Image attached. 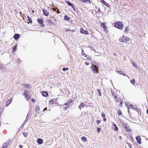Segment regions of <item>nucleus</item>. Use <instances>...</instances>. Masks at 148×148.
I'll use <instances>...</instances> for the list:
<instances>
[{
	"mask_svg": "<svg viewBox=\"0 0 148 148\" xmlns=\"http://www.w3.org/2000/svg\"><path fill=\"white\" fill-rule=\"evenodd\" d=\"M114 99L116 104L119 103V104H118V105L119 107H121L123 103V99H121L118 96L114 98Z\"/></svg>",
	"mask_w": 148,
	"mask_h": 148,
	"instance_id": "obj_1",
	"label": "nucleus"
},
{
	"mask_svg": "<svg viewBox=\"0 0 148 148\" xmlns=\"http://www.w3.org/2000/svg\"><path fill=\"white\" fill-rule=\"evenodd\" d=\"M114 25L115 27L119 29H122L124 27V25L122 24L120 21L115 22Z\"/></svg>",
	"mask_w": 148,
	"mask_h": 148,
	"instance_id": "obj_2",
	"label": "nucleus"
},
{
	"mask_svg": "<svg viewBox=\"0 0 148 148\" xmlns=\"http://www.w3.org/2000/svg\"><path fill=\"white\" fill-rule=\"evenodd\" d=\"M23 95H24L25 98L27 100H29L31 98L30 93L27 90H24Z\"/></svg>",
	"mask_w": 148,
	"mask_h": 148,
	"instance_id": "obj_3",
	"label": "nucleus"
},
{
	"mask_svg": "<svg viewBox=\"0 0 148 148\" xmlns=\"http://www.w3.org/2000/svg\"><path fill=\"white\" fill-rule=\"evenodd\" d=\"M129 40V38L125 36H123L119 39V41L122 42L126 43Z\"/></svg>",
	"mask_w": 148,
	"mask_h": 148,
	"instance_id": "obj_4",
	"label": "nucleus"
},
{
	"mask_svg": "<svg viewBox=\"0 0 148 148\" xmlns=\"http://www.w3.org/2000/svg\"><path fill=\"white\" fill-rule=\"evenodd\" d=\"M91 68L92 69V71L94 73H98L99 70L98 68L96 65H94L93 64H92Z\"/></svg>",
	"mask_w": 148,
	"mask_h": 148,
	"instance_id": "obj_5",
	"label": "nucleus"
},
{
	"mask_svg": "<svg viewBox=\"0 0 148 148\" xmlns=\"http://www.w3.org/2000/svg\"><path fill=\"white\" fill-rule=\"evenodd\" d=\"M37 21L41 27H44L45 26V24L43 23L44 21L42 19L40 18H38Z\"/></svg>",
	"mask_w": 148,
	"mask_h": 148,
	"instance_id": "obj_6",
	"label": "nucleus"
},
{
	"mask_svg": "<svg viewBox=\"0 0 148 148\" xmlns=\"http://www.w3.org/2000/svg\"><path fill=\"white\" fill-rule=\"evenodd\" d=\"M100 23L101 27L103 28L105 31H106L107 28L106 26V23H101V22Z\"/></svg>",
	"mask_w": 148,
	"mask_h": 148,
	"instance_id": "obj_7",
	"label": "nucleus"
},
{
	"mask_svg": "<svg viewBox=\"0 0 148 148\" xmlns=\"http://www.w3.org/2000/svg\"><path fill=\"white\" fill-rule=\"evenodd\" d=\"M82 55L84 57V60H86L87 59H88V58L87 57V55L86 54L84 51L83 49H82Z\"/></svg>",
	"mask_w": 148,
	"mask_h": 148,
	"instance_id": "obj_8",
	"label": "nucleus"
},
{
	"mask_svg": "<svg viewBox=\"0 0 148 148\" xmlns=\"http://www.w3.org/2000/svg\"><path fill=\"white\" fill-rule=\"evenodd\" d=\"M80 32L81 33L85 35H87L88 34V31L84 30L82 28H81Z\"/></svg>",
	"mask_w": 148,
	"mask_h": 148,
	"instance_id": "obj_9",
	"label": "nucleus"
},
{
	"mask_svg": "<svg viewBox=\"0 0 148 148\" xmlns=\"http://www.w3.org/2000/svg\"><path fill=\"white\" fill-rule=\"evenodd\" d=\"M44 15L46 16H48L49 14V12L46 9H44L42 10Z\"/></svg>",
	"mask_w": 148,
	"mask_h": 148,
	"instance_id": "obj_10",
	"label": "nucleus"
},
{
	"mask_svg": "<svg viewBox=\"0 0 148 148\" xmlns=\"http://www.w3.org/2000/svg\"><path fill=\"white\" fill-rule=\"evenodd\" d=\"M123 126L124 127L125 130L126 131L128 132H130V129L127 124H125L124 125H123Z\"/></svg>",
	"mask_w": 148,
	"mask_h": 148,
	"instance_id": "obj_11",
	"label": "nucleus"
},
{
	"mask_svg": "<svg viewBox=\"0 0 148 148\" xmlns=\"http://www.w3.org/2000/svg\"><path fill=\"white\" fill-rule=\"evenodd\" d=\"M86 106L85 103H81L78 107L80 110H81L82 108H84Z\"/></svg>",
	"mask_w": 148,
	"mask_h": 148,
	"instance_id": "obj_12",
	"label": "nucleus"
},
{
	"mask_svg": "<svg viewBox=\"0 0 148 148\" xmlns=\"http://www.w3.org/2000/svg\"><path fill=\"white\" fill-rule=\"evenodd\" d=\"M22 86H23V87H24L25 88H30V85L27 84H22Z\"/></svg>",
	"mask_w": 148,
	"mask_h": 148,
	"instance_id": "obj_13",
	"label": "nucleus"
},
{
	"mask_svg": "<svg viewBox=\"0 0 148 148\" xmlns=\"http://www.w3.org/2000/svg\"><path fill=\"white\" fill-rule=\"evenodd\" d=\"M9 145V142H6L5 143H4L3 147L2 148H7L8 146Z\"/></svg>",
	"mask_w": 148,
	"mask_h": 148,
	"instance_id": "obj_14",
	"label": "nucleus"
},
{
	"mask_svg": "<svg viewBox=\"0 0 148 148\" xmlns=\"http://www.w3.org/2000/svg\"><path fill=\"white\" fill-rule=\"evenodd\" d=\"M136 140H137V143H139V144H140L141 143V138H140V136H137L136 137Z\"/></svg>",
	"mask_w": 148,
	"mask_h": 148,
	"instance_id": "obj_15",
	"label": "nucleus"
},
{
	"mask_svg": "<svg viewBox=\"0 0 148 148\" xmlns=\"http://www.w3.org/2000/svg\"><path fill=\"white\" fill-rule=\"evenodd\" d=\"M66 3L68 4V5L69 6H70L74 10H75V8L74 6V5L72 4L69 2V1H66Z\"/></svg>",
	"mask_w": 148,
	"mask_h": 148,
	"instance_id": "obj_16",
	"label": "nucleus"
},
{
	"mask_svg": "<svg viewBox=\"0 0 148 148\" xmlns=\"http://www.w3.org/2000/svg\"><path fill=\"white\" fill-rule=\"evenodd\" d=\"M42 94L43 96L45 97H47L48 96V93L46 91H42Z\"/></svg>",
	"mask_w": 148,
	"mask_h": 148,
	"instance_id": "obj_17",
	"label": "nucleus"
},
{
	"mask_svg": "<svg viewBox=\"0 0 148 148\" xmlns=\"http://www.w3.org/2000/svg\"><path fill=\"white\" fill-rule=\"evenodd\" d=\"M37 142L38 144L40 145L43 143V140L42 139L38 138L37 140Z\"/></svg>",
	"mask_w": 148,
	"mask_h": 148,
	"instance_id": "obj_18",
	"label": "nucleus"
},
{
	"mask_svg": "<svg viewBox=\"0 0 148 148\" xmlns=\"http://www.w3.org/2000/svg\"><path fill=\"white\" fill-rule=\"evenodd\" d=\"M12 101V98H11L8 99L6 103V106H8L11 102Z\"/></svg>",
	"mask_w": 148,
	"mask_h": 148,
	"instance_id": "obj_19",
	"label": "nucleus"
},
{
	"mask_svg": "<svg viewBox=\"0 0 148 148\" xmlns=\"http://www.w3.org/2000/svg\"><path fill=\"white\" fill-rule=\"evenodd\" d=\"M20 37V35L18 34H16L14 36V38L15 40H17Z\"/></svg>",
	"mask_w": 148,
	"mask_h": 148,
	"instance_id": "obj_20",
	"label": "nucleus"
},
{
	"mask_svg": "<svg viewBox=\"0 0 148 148\" xmlns=\"http://www.w3.org/2000/svg\"><path fill=\"white\" fill-rule=\"evenodd\" d=\"M64 19L65 21H69L70 20V18L67 15H65L64 17Z\"/></svg>",
	"mask_w": 148,
	"mask_h": 148,
	"instance_id": "obj_21",
	"label": "nucleus"
},
{
	"mask_svg": "<svg viewBox=\"0 0 148 148\" xmlns=\"http://www.w3.org/2000/svg\"><path fill=\"white\" fill-rule=\"evenodd\" d=\"M80 1H82V2L85 3H87V2H88L89 4L91 3L90 0H80Z\"/></svg>",
	"mask_w": 148,
	"mask_h": 148,
	"instance_id": "obj_22",
	"label": "nucleus"
},
{
	"mask_svg": "<svg viewBox=\"0 0 148 148\" xmlns=\"http://www.w3.org/2000/svg\"><path fill=\"white\" fill-rule=\"evenodd\" d=\"M47 22L49 25H53V22L50 19L47 20Z\"/></svg>",
	"mask_w": 148,
	"mask_h": 148,
	"instance_id": "obj_23",
	"label": "nucleus"
},
{
	"mask_svg": "<svg viewBox=\"0 0 148 148\" xmlns=\"http://www.w3.org/2000/svg\"><path fill=\"white\" fill-rule=\"evenodd\" d=\"M111 92L112 95L114 98L118 96L117 95H116V93H115L113 91L111 90Z\"/></svg>",
	"mask_w": 148,
	"mask_h": 148,
	"instance_id": "obj_24",
	"label": "nucleus"
},
{
	"mask_svg": "<svg viewBox=\"0 0 148 148\" xmlns=\"http://www.w3.org/2000/svg\"><path fill=\"white\" fill-rule=\"evenodd\" d=\"M101 2L106 6H107L108 5L104 0H101Z\"/></svg>",
	"mask_w": 148,
	"mask_h": 148,
	"instance_id": "obj_25",
	"label": "nucleus"
},
{
	"mask_svg": "<svg viewBox=\"0 0 148 148\" xmlns=\"http://www.w3.org/2000/svg\"><path fill=\"white\" fill-rule=\"evenodd\" d=\"M39 110H40V108H39V106H38L37 107H36L35 109V111L36 112H37V113L38 112H39Z\"/></svg>",
	"mask_w": 148,
	"mask_h": 148,
	"instance_id": "obj_26",
	"label": "nucleus"
},
{
	"mask_svg": "<svg viewBox=\"0 0 148 148\" xmlns=\"http://www.w3.org/2000/svg\"><path fill=\"white\" fill-rule=\"evenodd\" d=\"M27 18L28 19V21L29 22L31 23H32V20L30 17L29 16H27Z\"/></svg>",
	"mask_w": 148,
	"mask_h": 148,
	"instance_id": "obj_27",
	"label": "nucleus"
},
{
	"mask_svg": "<svg viewBox=\"0 0 148 148\" xmlns=\"http://www.w3.org/2000/svg\"><path fill=\"white\" fill-rule=\"evenodd\" d=\"M113 126H114V130L115 131H117L118 130V128L117 126V125H116L115 124H113Z\"/></svg>",
	"mask_w": 148,
	"mask_h": 148,
	"instance_id": "obj_28",
	"label": "nucleus"
},
{
	"mask_svg": "<svg viewBox=\"0 0 148 148\" xmlns=\"http://www.w3.org/2000/svg\"><path fill=\"white\" fill-rule=\"evenodd\" d=\"M117 113L120 116L122 115V112L120 110V109L118 110L117 111Z\"/></svg>",
	"mask_w": 148,
	"mask_h": 148,
	"instance_id": "obj_29",
	"label": "nucleus"
},
{
	"mask_svg": "<svg viewBox=\"0 0 148 148\" xmlns=\"http://www.w3.org/2000/svg\"><path fill=\"white\" fill-rule=\"evenodd\" d=\"M54 99H52L49 100V102L50 104H53L54 103Z\"/></svg>",
	"mask_w": 148,
	"mask_h": 148,
	"instance_id": "obj_30",
	"label": "nucleus"
},
{
	"mask_svg": "<svg viewBox=\"0 0 148 148\" xmlns=\"http://www.w3.org/2000/svg\"><path fill=\"white\" fill-rule=\"evenodd\" d=\"M17 45H16V46H14L13 48V53H14L15 51H16L17 50Z\"/></svg>",
	"mask_w": 148,
	"mask_h": 148,
	"instance_id": "obj_31",
	"label": "nucleus"
},
{
	"mask_svg": "<svg viewBox=\"0 0 148 148\" xmlns=\"http://www.w3.org/2000/svg\"><path fill=\"white\" fill-rule=\"evenodd\" d=\"M81 139L82 140L84 141L85 142H86V141H87V138L85 137L84 136L82 137Z\"/></svg>",
	"mask_w": 148,
	"mask_h": 148,
	"instance_id": "obj_32",
	"label": "nucleus"
},
{
	"mask_svg": "<svg viewBox=\"0 0 148 148\" xmlns=\"http://www.w3.org/2000/svg\"><path fill=\"white\" fill-rule=\"evenodd\" d=\"M129 27L128 26L125 27L124 32H127L129 30Z\"/></svg>",
	"mask_w": 148,
	"mask_h": 148,
	"instance_id": "obj_33",
	"label": "nucleus"
},
{
	"mask_svg": "<svg viewBox=\"0 0 148 148\" xmlns=\"http://www.w3.org/2000/svg\"><path fill=\"white\" fill-rule=\"evenodd\" d=\"M131 83L133 84H134L135 82V80L134 79H133L130 81Z\"/></svg>",
	"mask_w": 148,
	"mask_h": 148,
	"instance_id": "obj_34",
	"label": "nucleus"
},
{
	"mask_svg": "<svg viewBox=\"0 0 148 148\" xmlns=\"http://www.w3.org/2000/svg\"><path fill=\"white\" fill-rule=\"evenodd\" d=\"M97 91L99 93V96H101V92L100 91V90L99 89H98L97 90Z\"/></svg>",
	"mask_w": 148,
	"mask_h": 148,
	"instance_id": "obj_35",
	"label": "nucleus"
},
{
	"mask_svg": "<svg viewBox=\"0 0 148 148\" xmlns=\"http://www.w3.org/2000/svg\"><path fill=\"white\" fill-rule=\"evenodd\" d=\"M117 73H119L120 75H122L123 72L121 71H117Z\"/></svg>",
	"mask_w": 148,
	"mask_h": 148,
	"instance_id": "obj_36",
	"label": "nucleus"
},
{
	"mask_svg": "<svg viewBox=\"0 0 148 148\" xmlns=\"http://www.w3.org/2000/svg\"><path fill=\"white\" fill-rule=\"evenodd\" d=\"M23 134L25 137H27V133L25 132H24Z\"/></svg>",
	"mask_w": 148,
	"mask_h": 148,
	"instance_id": "obj_37",
	"label": "nucleus"
},
{
	"mask_svg": "<svg viewBox=\"0 0 148 148\" xmlns=\"http://www.w3.org/2000/svg\"><path fill=\"white\" fill-rule=\"evenodd\" d=\"M132 65L135 67H137V66L135 64V63L134 62H132Z\"/></svg>",
	"mask_w": 148,
	"mask_h": 148,
	"instance_id": "obj_38",
	"label": "nucleus"
},
{
	"mask_svg": "<svg viewBox=\"0 0 148 148\" xmlns=\"http://www.w3.org/2000/svg\"><path fill=\"white\" fill-rule=\"evenodd\" d=\"M68 69H69V68H64L62 69V70L64 71H65L67 70Z\"/></svg>",
	"mask_w": 148,
	"mask_h": 148,
	"instance_id": "obj_39",
	"label": "nucleus"
},
{
	"mask_svg": "<svg viewBox=\"0 0 148 148\" xmlns=\"http://www.w3.org/2000/svg\"><path fill=\"white\" fill-rule=\"evenodd\" d=\"M74 101L73 100H72L71 99L70 100L69 103L70 104L71 103H73Z\"/></svg>",
	"mask_w": 148,
	"mask_h": 148,
	"instance_id": "obj_40",
	"label": "nucleus"
},
{
	"mask_svg": "<svg viewBox=\"0 0 148 148\" xmlns=\"http://www.w3.org/2000/svg\"><path fill=\"white\" fill-rule=\"evenodd\" d=\"M101 115L102 117H103L105 118L106 117V115L104 113L101 114Z\"/></svg>",
	"mask_w": 148,
	"mask_h": 148,
	"instance_id": "obj_41",
	"label": "nucleus"
},
{
	"mask_svg": "<svg viewBox=\"0 0 148 148\" xmlns=\"http://www.w3.org/2000/svg\"><path fill=\"white\" fill-rule=\"evenodd\" d=\"M100 122L101 121L98 120H97L96 121V123L97 124H99L100 123Z\"/></svg>",
	"mask_w": 148,
	"mask_h": 148,
	"instance_id": "obj_42",
	"label": "nucleus"
},
{
	"mask_svg": "<svg viewBox=\"0 0 148 148\" xmlns=\"http://www.w3.org/2000/svg\"><path fill=\"white\" fill-rule=\"evenodd\" d=\"M101 129L99 127L97 128V131H98V133H99L100 132Z\"/></svg>",
	"mask_w": 148,
	"mask_h": 148,
	"instance_id": "obj_43",
	"label": "nucleus"
},
{
	"mask_svg": "<svg viewBox=\"0 0 148 148\" xmlns=\"http://www.w3.org/2000/svg\"><path fill=\"white\" fill-rule=\"evenodd\" d=\"M3 111V109L2 108H0V114H1Z\"/></svg>",
	"mask_w": 148,
	"mask_h": 148,
	"instance_id": "obj_44",
	"label": "nucleus"
},
{
	"mask_svg": "<svg viewBox=\"0 0 148 148\" xmlns=\"http://www.w3.org/2000/svg\"><path fill=\"white\" fill-rule=\"evenodd\" d=\"M65 30L64 31L65 32L70 31V30L69 29L66 28L65 29Z\"/></svg>",
	"mask_w": 148,
	"mask_h": 148,
	"instance_id": "obj_45",
	"label": "nucleus"
},
{
	"mask_svg": "<svg viewBox=\"0 0 148 148\" xmlns=\"http://www.w3.org/2000/svg\"><path fill=\"white\" fill-rule=\"evenodd\" d=\"M3 68V66L2 64H0V69H1Z\"/></svg>",
	"mask_w": 148,
	"mask_h": 148,
	"instance_id": "obj_46",
	"label": "nucleus"
},
{
	"mask_svg": "<svg viewBox=\"0 0 148 148\" xmlns=\"http://www.w3.org/2000/svg\"><path fill=\"white\" fill-rule=\"evenodd\" d=\"M70 104L69 103H67L64 104V105H69Z\"/></svg>",
	"mask_w": 148,
	"mask_h": 148,
	"instance_id": "obj_47",
	"label": "nucleus"
},
{
	"mask_svg": "<svg viewBox=\"0 0 148 148\" xmlns=\"http://www.w3.org/2000/svg\"><path fill=\"white\" fill-rule=\"evenodd\" d=\"M32 101L33 102H35V100L34 99H31Z\"/></svg>",
	"mask_w": 148,
	"mask_h": 148,
	"instance_id": "obj_48",
	"label": "nucleus"
},
{
	"mask_svg": "<svg viewBox=\"0 0 148 148\" xmlns=\"http://www.w3.org/2000/svg\"><path fill=\"white\" fill-rule=\"evenodd\" d=\"M56 13L59 14L60 13V11L59 9H58V10L56 11Z\"/></svg>",
	"mask_w": 148,
	"mask_h": 148,
	"instance_id": "obj_49",
	"label": "nucleus"
},
{
	"mask_svg": "<svg viewBox=\"0 0 148 148\" xmlns=\"http://www.w3.org/2000/svg\"><path fill=\"white\" fill-rule=\"evenodd\" d=\"M85 64L86 65H88L89 64L86 62H85Z\"/></svg>",
	"mask_w": 148,
	"mask_h": 148,
	"instance_id": "obj_50",
	"label": "nucleus"
},
{
	"mask_svg": "<svg viewBox=\"0 0 148 148\" xmlns=\"http://www.w3.org/2000/svg\"><path fill=\"white\" fill-rule=\"evenodd\" d=\"M106 118H104L103 119V121H104V122H105L106 121Z\"/></svg>",
	"mask_w": 148,
	"mask_h": 148,
	"instance_id": "obj_51",
	"label": "nucleus"
},
{
	"mask_svg": "<svg viewBox=\"0 0 148 148\" xmlns=\"http://www.w3.org/2000/svg\"><path fill=\"white\" fill-rule=\"evenodd\" d=\"M18 63H20L21 62V60L20 59H18Z\"/></svg>",
	"mask_w": 148,
	"mask_h": 148,
	"instance_id": "obj_52",
	"label": "nucleus"
},
{
	"mask_svg": "<svg viewBox=\"0 0 148 148\" xmlns=\"http://www.w3.org/2000/svg\"><path fill=\"white\" fill-rule=\"evenodd\" d=\"M53 10L54 11H56V9L55 8H53Z\"/></svg>",
	"mask_w": 148,
	"mask_h": 148,
	"instance_id": "obj_53",
	"label": "nucleus"
},
{
	"mask_svg": "<svg viewBox=\"0 0 148 148\" xmlns=\"http://www.w3.org/2000/svg\"><path fill=\"white\" fill-rule=\"evenodd\" d=\"M47 110V108H44L43 111H44L45 110Z\"/></svg>",
	"mask_w": 148,
	"mask_h": 148,
	"instance_id": "obj_54",
	"label": "nucleus"
},
{
	"mask_svg": "<svg viewBox=\"0 0 148 148\" xmlns=\"http://www.w3.org/2000/svg\"><path fill=\"white\" fill-rule=\"evenodd\" d=\"M70 31H71L72 32H73L75 31V30L73 29L72 30H70Z\"/></svg>",
	"mask_w": 148,
	"mask_h": 148,
	"instance_id": "obj_55",
	"label": "nucleus"
},
{
	"mask_svg": "<svg viewBox=\"0 0 148 148\" xmlns=\"http://www.w3.org/2000/svg\"><path fill=\"white\" fill-rule=\"evenodd\" d=\"M119 139L120 140L122 139V137L121 136H119Z\"/></svg>",
	"mask_w": 148,
	"mask_h": 148,
	"instance_id": "obj_56",
	"label": "nucleus"
},
{
	"mask_svg": "<svg viewBox=\"0 0 148 148\" xmlns=\"http://www.w3.org/2000/svg\"><path fill=\"white\" fill-rule=\"evenodd\" d=\"M122 75H123L124 76H126V75L124 73H123Z\"/></svg>",
	"mask_w": 148,
	"mask_h": 148,
	"instance_id": "obj_57",
	"label": "nucleus"
},
{
	"mask_svg": "<svg viewBox=\"0 0 148 148\" xmlns=\"http://www.w3.org/2000/svg\"><path fill=\"white\" fill-rule=\"evenodd\" d=\"M147 113L148 114V109L147 110Z\"/></svg>",
	"mask_w": 148,
	"mask_h": 148,
	"instance_id": "obj_58",
	"label": "nucleus"
},
{
	"mask_svg": "<svg viewBox=\"0 0 148 148\" xmlns=\"http://www.w3.org/2000/svg\"><path fill=\"white\" fill-rule=\"evenodd\" d=\"M113 55H114V56H116V54H115V53H114V54H113Z\"/></svg>",
	"mask_w": 148,
	"mask_h": 148,
	"instance_id": "obj_59",
	"label": "nucleus"
},
{
	"mask_svg": "<svg viewBox=\"0 0 148 148\" xmlns=\"http://www.w3.org/2000/svg\"><path fill=\"white\" fill-rule=\"evenodd\" d=\"M20 148H22V146H21V145H20Z\"/></svg>",
	"mask_w": 148,
	"mask_h": 148,
	"instance_id": "obj_60",
	"label": "nucleus"
},
{
	"mask_svg": "<svg viewBox=\"0 0 148 148\" xmlns=\"http://www.w3.org/2000/svg\"><path fill=\"white\" fill-rule=\"evenodd\" d=\"M98 10H99V11H100V9H99H99H98Z\"/></svg>",
	"mask_w": 148,
	"mask_h": 148,
	"instance_id": "obj_61",
	"label": "nucleus"
},
{
	"mask_svg": "<svg viewBox=\"0 0 148 148\" xmlns=\"http://www.w3.org/2000/svg\"><path fill=\"white\" fill-rule=\"evenodd\" d=\"M90 58H89V59H89V60H90Z\"/></svg>",
	"mask_w": 148,
	"mask_h": 148,
	"instance_id": "obj_62",
	"label": "nucleus"
}]
</instances>
